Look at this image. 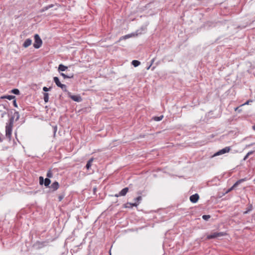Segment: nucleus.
Instances as JSON below:
<instances>
[{
    "instance_id": "nucleus-14",
    "label": "nucleus",
    "mask_w": 255,
    "mask_h": 255,
    "mask_svg": "<svg viewBox=\"0 0 255 255\" xmlns=\"http://www.w3.org/2000/svg\"><path fill=\"white\" fill-rule=\"evenodd\" d=\"M5 110L6 108L3 105H0V118H3L6 114Z\"/></svg>"
},
{
    "instance_id": "nucleus-47",
    "label": "nucleus",
    "mask_w": 255,
    "mask_h": 255,
    "mask_svg": "<svg viewBox=\"0 0 255 255\" xmlns=\"http://www.w3.org/2000/svg\"><path fill=\"white\" fill-rule=\"evenodd\" d=\"M128 206L130 207L129 208H131L132 207H131L130 205H128Z\"/></svg>"
},
{
    "instance_id": "nucleus-21",
    "label": "nucleus",
    "mask_w": 255,
    "mask_h": 255,
    "mask_svg": "<svg viewBox=\"0 0 255 255\" xmlns=\"http://www.w3.org/2000/svg\"><path fill=\"white\" fill-rule=\"evenodd\" d=\"M68 68V67L64 66V65H59L58 71H64Z\"/></svg>"
},
{
    "instance_id": "nucleus-48",
    "label": "nucleus",
    "mask_w": 255,
    "mask_h": 255,
    "mask_svg": "<svg viewBox=\"0 0 255 255\" xmlns=\"http://www.w3.org/2000/svg\"><path fill=\"white\" fill-rule=\"evenodd\" d=\"M87 255H91L90 254H88Z\"/></svg>"
},
{
    "instance_id": "nucleus-22",
    "label": "nucleus",
    "mask_w": 255,
    "mask_h": 255,
    "mask_svg": "<svg viewBox=\"0 0 255 255\" xmlns=\"http://www.w3.org/2000/svg\"><path fill=\"white\" fill-rule=\"evenodd\" d=\"M65 196V191H63L58 195V201H61Z\"/></svg>"
},
{
    "instance_id": "nucleus-25",
    "label": "nucleus",
    "mask_w": 255,
    "mask_h": 255,
    "mask_svg": "<svg viewBox=\"0 0 255 255\" xmlns=\"http://www.w3.org/2000/svg\"><path fill=\"white\" fill-rule=\"evenodd\" d=\"M53 175L51 170L50 169H49L46 174L47 178H48L50 179V178H52L53 177Z\"/></svg>"
},
{
    "instance_id": "nucleus-2",
    "label": "nucleus",
    "mask_w": 255,
    "mask_h": 255,
    "mask_svg": "<svg viewBox=\"0 0 255 255\" xmlns=\"http://www.w3.org/2000/svg\"><path fill=\"white\" fill-rule=\"evenodd\" d=\"M15 118V121H17L19 119V113L17 111L14 112L13 113V115H12L9 119L8 121V122L6 123V125L13 126V122H14V119Z\"/></svg>"
},
{
    "instance_id": "nucleus-38",
    "label": "nucleus",
    "mask_w": 255,
    "mask_h": 255,
    "mask_svg": "<svg viewBox=\"0 0 255 255\" xmlns=\"http://www.w3.org/2000/svg\"><path fill=\"white\" fill-rule=\"evenodd\" d=\"M12 114V111L11 110H10V111L8 112V113H7L8 116H9L10 114Z\"/></svg>"
},
{
    "instance_id": "nucleus-42",
    "label": "nucleus",
    "mask_w": 255,
    "mask_h": 255,
    "mask_svg": "<svg viewBox=\"0 0 255 255\" xmlns=\"http://www.w3.org/2000/svg\"><path fill=\"white\" fill-rule=\"evenodd\" d=\"M111 73L112 74V73H114L115 74V72L114 71H113V70H111Z\"/></svg>"
},
{
    "instance_id": "nucleus-16",
    "label": "nucleus",
    "mask_w": 255,
    "mask_h": 255,
    "mask_svg": "<svg viewBox=\"0 0 255 255\" xmlns=\"http://www.w3.org/2000/svg\"><path fill=\"white\" fill-rule=\"evenodd\" d=\"M32 43V40L29 39H26L23 44V46L25 48L28 47Z\"/></svg>"
},
{
    "instance_id": "nucleus-27",
    "label": "nucleus",
    "mask_w": 255,
    "mask_h": 255,
    "mask_svg": "<svg viewBox=\"0 0 255 255\" xmlns=\"http://www.w3.org/2000/svg\"><path fill=\"white\" fill-rule=\"evenodd\" d=\"M11 93L15 95H19L20 91L18 89L14 88L11 90Z\"/></svg>"
},
{
    "instance_id": "nucleus-28",
    "label": "nucleus",
    "mask_w": 255,
    "mask_h": 255,
    "mask_svg": "<svg viewBox=\"0 0 255 255\" xmlns=\"http://www.w3.org/2000/svg\"><path fill=\"white\" fill-rule=\"evenodd\" d=\"M137 34L131 33V34H128V35H125L124 36V38L125 39H127V38H128L131 37L132 36H137Z\"/></svg>"
},
{
    "instance_id": "nucleus-6",
    "label": "nucleus",
    "mask_w": 255,
    "mask_h": 255,
    "mask_svg": "<svg viewBox=\"0 0 255 255\" xmlns=\"http://www.w3.org/2000/svg\"><path fill=\"white\" fill-rule=\"evenodd\" d=\"M53 81L57 85V87H60L64 92H67V86L65 84H61L59 81L58 77H54L53 78Z\"/></svg>"
},
{
    "instance_id": "nucleus-44",
    "label": "nucleus",
    "mask_w": 255,
    "mask_h": 255,
    "mask_svg": "<svg viewBox=\"0 0 255 255\" xmlns=\"http://www.w3.org/2000/svg\"><path fill=\"white\" fill-rule=\"evenodd\" d=\"M3 141L2 139L0 137V142H2Z\"/></svg>"
},
{
    "instance_id": "nucleus-18",
    "label": "nucleus",
    "mask_w": 255,
    "mask_h": 255,
    "mask_svg": "<svg viewBox=\"0 0 255 255\" xmlns=\"http://www.w3.org/2000/svg\"><path fill=\"white\" fill-rule=\"evenodd\" d=\"M93 160H94V158H91L87 161V163L86 165V168H87V169L89 170L91 168L92 163Z\"/></svg>"
},
{
    "instance_id": "nucleus-5",
    "label": "nucleus",
    "mask_w": 255,
    "mask_h": 255,
    "mask_svg": "<svg viewBox=\"0 0 255 255\" xmlns=\"http://www.w3.org/2000/svg\"><path fill=\"white\" fill-rule=\"evenodd\" d=\"M226 235L224 232H214L207 236V240H211L220 237L224 236Z\"/></svg>"
},
{
    "instance_id": "nucleus-34",
    "label": "nucleus",
    "mask_w": 255,
    "mask_h": 255,
    "mask_svg": "<svg viewBox=\"0 0 255 255\" xmlns=\"http://www.w3.org/2000/svg\"><path fill=\"white\" fill-rule=\"evenodd\" d=\"M253 102V101L251 100H248L244 104H243V105H248L250 102Z\"/></svg>"
},
{
    "instance_id": "nucleus-9",
    "label": "nucleus",
    "mask_w": 255,
    "mask_h": 255,
    "mask_svg": "<svg viewBox=\"0 0 255 255\" xmlns=\"http://www.w3.org/2000/svg\"><path fill=\"white\" fill-rule=\"evenodd\" d=\"M231 150V148L229 146L225 147V148L219 150L216 152L213 156H218L226 153L229 152Z\"/></svg>"
},
{
    "instance_id": "nucleus-46",
    "label": "nucleus",
    "mask_w": 255,
    "mask_h": 255,
    "mask_svg": "<svg viewBox=\"0 0 255 255\" xmlns=\"http://www.w3.org/2000/svg\"><path fill=\"white\" fill-rule=\"evenodd\" d=\"M155 68V66L153 67L152 68V70H153Z\"/></svg>"
},
{
    "instance_id": "nucleus-11",
    "label": "nucleus",
    "mask_w": 255,
    "mask_h": 255,
    "mask_svg": "<svg viewBox=\"0 0 255 255\" xmlns=\"http://www.w3.org/2000/svg\"><path fill=\"white\" fill-rule=\"evenodd\" d=\"M247 180V178H242L239 180H238L230 188H229L226 193H228L233 190L235 187H236L238 185L241 184V183Z\"/></svg>"
},
{
    "instance_id": "nucleus-40",
    "label": "nucleus",
    "mask_w": 255,
    "mask_h": 255,
    "mask_svg": "<svg viewBox=\"0 0 255 255\" xmlns=\"http://www.w3.org/2000/svg\"><path fill=\"white\" fill-rule=\"evenodd\" d=\"M141 192H141V191H138V192H137V194L138 195H139V196H140V195H141Z\"/></svg>"
},
{
    "instance_id": "nucleus-30",
    "label": "nucleus",
    "mask_w": 255,
    "mask_h": 255,
    "mask_svg": "<svg viewBox=\"0 0 255 255\" xmlns=\"http://www.w3.org/2000/svg\"><path fill=\"white\" fill-rule=\"evenodd\" d=\"M52 127L54 135H55L57 131V127L56 125H54V126H52Z\"/></svg>"
},
{
    "instance_id": "nucleus-8",
    "label": "nucleus",
    "mask_w": 255,
    "mask_h": 255,
    "mask_svg": "<svg viewBox=\"0 0 255 255\" xmlns=\"http://www.w3.org/2000/svg\"><path fill=\"white\" fill-rule=\"evenodd\" d=\"M13 126L6 125L5 126V136L9 140H11V133Z\"/></svg>"
},
{
    "instance_id": "nucleus-32",
    "label": "nucleus",
    "mask_w": 255,
    "mask_h": 255,
    "mask_svg": "<svg viewBox=\"0 0 255 255\" xmlns=\"http://www.w3.org/2000/svg\"><path fill=\"white\" fill-rule=\"evenodd\" d=\"M12 104H13V105L14 107H16L17 108V103H16V99H14L13 101H12Z\"/></svg>"
},
{
    "instance_id": "nucleus-41",
    "label": "nucleus",
    "mask_w": 255,
    "mask_h": 255,
    "mask_svg": "<svg viewBox=\"0 0 255 255\" xmlns=\"http://www.w3.org/2000/svg\"><path fill=\"white\" fill-rule=\"evenodd\" d=\"M253 129L255 130V125L253 126Z\"/></svg>"
},
{
    "instance_id": "nucleus-36",
    "label": "nucleus",
    "mask_w": 255,
    "mask_h": 255,
    "mask_svg": "<svg viewBox=\"0 0 255 255\" xmlns=\"http://www.w3.org/2000/svg\"><path fill=\"white\" fill-rule=\"evenodd\" d=\"M235 111H238L239 112H240L241 111V110L239 109V107H237L235 108Z\"/></svg>"
},
{
    "instance_id": "nucleus-19",
    "label": "nucleus",
    "mask_w": 255,
    "mask_h": 255,
    "mask_svg": "<svg viewBox=\"0 0 255 255\" xmlns=\"http://www.w3.org/2000/svg\"><path fill=\"white\" fill-rule=\"evenodd\" d=\"M53 6H54V4H49L47 6L43 7L41 9H40V11L41 12H43L48 10V9L53 7Z\"/></svg>"
},
{
    "instance_id": "nucleus-24",
    "label": "nucleus",
    "mask_w": 255,
    "mask_h": 255,
    "mask_svg": "<svg viewBox=\"0 0 255 255\" xmlns=\"http://www.w3.org/2000/svg\"><path fill=\"white\" fill-rule=\"evenodd\" d=\"M163 118V116L161 115L160 116L157 117L155 116L152 118V119L155 121H160L162 120V119Z\"/></svg>"
},
{
    "instance_id": "nucleus-13",
    "label": "nucleus",
    "mask_w": 255,
    "mask_h": 255,
    "mask_svg": "<svg viewBox=\"0 0 255 255\" xmlns=\"http://www.w3.org/2000/svg\"><path fill=\"white\" fill-rule=\"evenodd\" d=\"M199 199V196L197 193L193 194L190 197V201L193 203L197 202Z\"/></svg>"
},
{
    "instance_id": "nucleus-7",
    "label": "nucleus",
    "mask_w": 255,
    "mask_h": 255,
    "mask_svg": "<svg viewBox=\"0 0 255 255\" xmlns=\"http://www.w3.org/2000/svg\"><path fill=\"white\" fill-rule=\"evenodd\" d=\"M39 184L42 185L43 184L46 187H49L51 183V180L48 178H46L44 179L42 176L39 177Z\"/></svg>"
},
{
    "instance_id": "nucleus-29",
    "label": "nucleus",
    "mask_w": 255,
    "mask_h": 255,
    "mask_svg": "<svg viewBox=\"0 0 255 255\" xmlns=\"http://www.w3.org/2000/svg\"><path fill=\"white\" fill-rule=\"evenodd\" d=\"M211 218L209 215H204L202 216V218L205 221H208Z\"/></svg>"
},
{
    "instance_id": "nucleus-43",
    "label": "nucleus",
    "mask_w": 255,
    "mask_h": 255,
    "mask_svg": "<svg viewBox=\"0 0 255 255\" xmlns=\"http://www.w3.org/2000/svg\"><path fill=\"white\" fill-rule=\"evenodd\" d=\"M255 143H251L250 144H249V145H248L247 146H252V145H253Z\"/></svg>"
},
{
    "instance_id": "nucleus-1",
    "label": "nucleus",
    "mask_w": 255,
    "mask_h": 255,
    "mask_svg": "<svg viewBox=\"0 0 255 255\" xmlns=\"http://www.w3.org/2000/svg\"><path fill=\"white\" fill-rule=\"evenodd\" d=\"M49 243L48 241H36L33 245L32 247L36 250H40L45 247L48 246Z\"/></svg>"
},
{
    "instance_id": "nucleus-39",
    "label": "nucleus",
    "mask_w": 255,
    "mask_h": 255,
    "mask_svg": "<svg viewBox=\"0 0 255 255\" xmlns=\"http://www.w3.org/2000/svg\"><path fill=\"white\" fill-rule=\"evenodd\" d=\"M152 66V65H149L148 66H147L145 68L147 69V70H148L149 69V68H150V67Z\"/></svg>"
},
{
    "instance_id": "nucleus-35",
    "label": "nucleus",
    "mask_w": 255,
    "mask_h": 255,
    "mask_svg": "<svg viewBox=\"0 0 255 255\" xmlns=\"http://www.w3.org/2000/svg\"><path fill=\"white\" fill-rule=\"evenodd\" d=\"M249 156V155L248 154H247L245 155V156L244 157V158L243 160H247Z\"/></svg>"
},
{
    "instance_id": "nucleus-17",
    "label": "nucleus",
    "mask_w": 255,
    "mask_h": 255,
    "mask_svg": "<svg viewBox=\"0 0 255 255\" xmlns=\"http://www.w3.org/2000/svg\"><path fill=\"white\" fill-rule=\"evenodd\" d=\"M0 99H7L9 100H11L15 99V97L13 95H5L0 97Z\"/></svg>"
},
{
    "instance_id": "nucleus-33",
    "label": "nucleus",
    "mask_w": 255,
    "mask_h": 255,
    "mask_svg": "<svg viewBox=\"0 0 255 255\" xmlns=\"http://www.w3.org/2000/svg\"><path fill=\"white\" fill-rule=\"evenodd\" d=\"M131 64H140V63L139 61L134 60L131 62Z\"/></svg>"
},
{
    "instance_id": "nucleus-45",
    "label": "nucleus",
    "mask_w": 255,
    "mask_h": 255,
    "mask_svg": "<svg viewBox=\"0 0 255 255\" xmlns=\"http://www.w3.org/2000/svg\"><path fill=\"white\" fill-rule=\"evenodd\" d=\"M134 67H137L139 65H133Z\"/></svg>"
},
{
    "instance_id": "nucleus-23",
    "label": "nucleus",
    "mask_w": 255,
    "mask_h": 255,
    "mask_svg": "<svg viewBox=\"0 0 255 255\" xmlns=\"http://www.w3.org/2000/svg\"><path fill=\"white\" fill-rule=\"evenodd\" d=\"M43 96V100L45 103H47L49 100V94L48 93H44Z\"/></svg>"
},
{
    "instance_id": "nucleus-31",
    "label": "nucleus",
    "mask_w": 255,
    "mask_h": 255,
    "mask_svg": "<svg viewBox=\"0 0 255 255\" xmlns=\"http://www.w3.org/2000/svg\"><path fill=\"white\" fill-rule=\"evenodd\" d=\"M51 87H50L49 88H47L46 87H44L43 88V91L45 92V93H47V92L50 91L51 89Z\"/></svg>"
},
{
    "instance_id": "nucleus-10",
    "label": "nucleus",
    "mask_w": 255,
    "mask_h": 255,
    "mask_svg": "<svg viewBox=\"0 0 255 255\" xmlns=\"http://www.w3.org/2000/svg\"><path fill=\"white\" fill-rule=\"evenodd\" d=\"M68 97L75 102H80L82 101V98L79 95H72L71 93L68 92Z\"/></svg>"
},
{
    "instance_id": "nucleus-4",
    "label": "nucleus",
    "mask_w": 255,
    "mask_h": 255,
    "mask_svg": "<svg viewBox=\"0 0 255 255\" xmlns=\"http://www.w3.org/2000/svg\"><path fill=\"white\" fill-rule=\"evenodd\" d=\"M34 43L33 46L35 48L38 49L41 47L42 44V41L38 34H36L34 35Z\"/></svg>"
},
{
    "instance_id": "nucleus-20",
    "label": "nucleus",
    "mask_w": 255,
    "mask_h": 255,
    "mask_svg": "<svg viewBox=\"0 0 255 255\" xmlns=\"http://www.w3.org/2000/svg\"><path fill=\"white\" fill-rule=\"evenodd\" d=\"M253 207L252 204L248 205V207L247 208V210L245 211L243 213L244 214H247L249 212L253 210Z\"/></svg>"
},
{
    "instance_id": "nucleus-12",
    "label": "nucleus",
    "mask_w": 255,
    "mask_h": 255,
    "mask_svg": "<svg viewBox=\"0 0 255 255\" xmlns=\"http://www.w3.org/2000/svg\"><path fill=\"white\" fill-rule=\"evenodd\" d=\"M129 189L128 187H125L118 194L114 195L115 197H118L119 196H124L128 192Z\"/></svg>"
},
{
    "instance_id": "nucleus-3",
    "label": "nucleus",
    "mask_w": 255,
    "mask_h": 255,
    "mask_svg": "<svg viewBox=\"0 0 255 255\" xmlns=\"http://www.w3.org/2000/svg\"><path fill=\"white\" fill-rule=\"evenodd\" d=\"M134 200L135 201V203H131L127 202L124 205V207L126 208H129L130 207L128 206V205H130L131 207H137L142 200V197L141 196H138L137 197L135 198Z\"/></svg>"
},
{
    "instance_id": "nucleus-15",
    "label": "nucleus",
    "mask_w": 255,
    "mask_h": 255,
    "mask_svg": "<svg viewBox=\"0 0 255 255\" xmlns=\"http://www.w3.org/2000/svg\"><path fill=\"white\" fill-rule=\"evenodd\" d=\"M49 187L52 189V191H55L57 190L59 187V183L55 181Z\"/></svg>"
},
{
    "instance_id": "nucleus-26",
    "label": "nucleus",
    "mask_w": 255,
    "mask_h": 255,
    "mask_svg": "<svg viewBox=\"0 0 255 255\" xmlns=\"http://www.w3.org/2000/svg\"><path fill=\"white\" fill-rule=\"evenodd\" d=\"M60 74L64 79L71 78L73 77V74H72L71 75H67L63 73H61Z\"/></svg>"
},
{
    "instance_id": "nucleus-37",
    "label": "nucleus",
    "mask_w": 255,
    "mask_h": 255,
    "mask_svg": "<svg viewBox=\"0 0 255 255\" xmlns=\"http://www.w3.org/2000/svg\"><path fill=\"white\" fill-rule=\"evenodd\" d=\"M254 152V151H251L249 152L247 154L249 155H250L252 154Z\"/></svg>"
}]
</instances>
